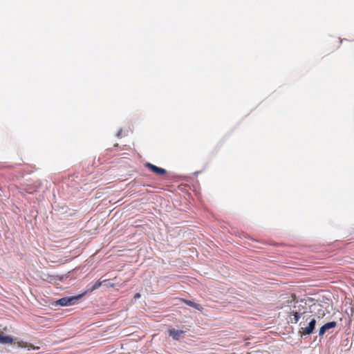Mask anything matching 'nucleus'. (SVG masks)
I'll return each instance as SVG.
<instances>
[{
	"label": "nucleus",
	"instance_id": "423d86ee",
	"mask_svg": "<svg viewBox=\"0 0 354 354\" xmlns=\"http://www.w3.org/2000/svg\"><path fill=\"white\" fill-rule=\"evenodd\" d=\"M14 342V339L12 337L8 336V335H3L2 333H0V343L1 344H12Z\"/></svg>",
	"mask_w": 354,
	"mask_h": 354
},
{
	"label": "nucleus",
	"instance_id": "0eeeda50",
	"mask_svg": "<svg viewBox=\"0 0 354 354\" xmlns=\"http://www.w3.org/2000/svg\"><path fill=\"white\" fill-rule=\"evenodd\" d=\"M183 301L185 304H186L189 306L193 307L198 310L202 311V310L203 309V307L200 304H196L192 301L187 300V299H183Z\"/></svg>",
	"mask_w": 354,
	"mask_h": 354
},
{
	"label": "nucleus",
	"instance_id": "9b49d317",
	"mask_svg": "<svg viewBox=\"0 0 354 354\" xmlns=\"http://www.w3.org/2000/svg\"><path fill=\"white\" fill-rule=\"evenodd\" d=\"M134 299H139L140 297V293H136L135 295H134Z\"/></svg>",
	"mask_w": 354,
	"mask_h": 354
},
{
	"label": "nucleus",
	"instance_id": "f257e3e1",
	"mask_svg": "<svg viewBox=\"0 0 354 354\" xmlns=\"http://www.w3.org/2000/svg\"><path fill=\"white\" fill-rule=\"evenodd\" d=\"M82 295L66 297L57 301V304L62 306H70L75 304Z\"/></svg>",
	"mask_w": 354,
	"mask_h": 354
},
{
	"label": "nucleus",
	"instance_id": "1a4fd4ad",
	"mask_svg": "<svg viewBox=\"0 0 354 354\" xmlns=\"http://www.w3.org/2000/svg\"><path fill=\"white\" fill-rule=\"evenodd\" d=\"M290 313L293 315V318L291 319V322L295 324L297 323L301 317V313H297L295 310H293Z\"/></svg>",
	"mask_w": 354,
	"mask_h": 354
},
{
	"label": "nucleus",
	"instance_id": "f8f14e48",
	"mask_svg": "<svg viewBox=\"0 0 354 354\" xmlns=\"http://www.w3.org/2000/svg\"><path fill=\"white\" fill-rule=\"evenodd\" d=\"M351 43L354 45V41H352Z\"/></svg>",
	"mask_w": 354,
	"mask_h": 354
},
{
	"label": "nucleus",
	"instance_id": "20e7f679",
	"mask_svg": "<svg viewBox=\"0 0 354 354\" xmlns=\"http://www.w3.org/2000/svg\"><path fill=\"white\" fill-rule=\"evenodd\" d=\"M337 326L336 322H330L325 324L324 326H322L319 331V335L322 336L324 335L326 331L327 330H329L330 328H335Z\"/></svg>",
	"mask_w": 354,
	"mask_h": 354
},
{
	"label": "nucleus",
	"instance_id": "39448f33",
	"mask_svg": "<svg viewBox=\"0 0 354 354\" xmlns=\"http://www.w3.org/2000/svg\"><path fill=\"white\" fill-rule=\"evenodd\" d=\"M295 308H297L295 311L297 313H301V316L308 312V308L306 303L301 302L298 306H295Z\"/></svg>",
	"mask_w": 354,
	"mask_h": 354
},
{
	"label": "nucleus",
	"instance_id": "9d476101",
	"mask_svg": "<svg viewBox=\"0 0 354 354\" xmlns=\"http://www.w3.org/2000/svg\"><path fill=\"white\" fill-rule=\"evenodd\" d=\"M103 281H101L100 280L97 281L95 282V283L92 286V288L90 289V291H93L97 288H99L102 284Z\"/></svg>",
	"mask_w": 354,
	"mask_h": 354
},
{
	"label": "nucleus",
	"instance_id": "f03ea898",
	"mask_svg": "<svg viewBox=\"0 0 354 354\" xmlns=\"http://www.w3.org/2000/svg\"><path fill=\"white\" fill-rule=\"evenodd\" d=\"M145 167L149 169L151 172L158 175V176H165L167 174V171L166 169L163 168L158 167L150 162H146Z\"/></svg>",
	"mask_w": 354,
	"mask_h": 354
},
{
	"label": "nucleus",
	"instance_id": "7ed1b4c3",
	"mask_svg": "<svg viewBox=\"0 0 354 354\" xmlns=\"http://www.w3.org/2000/svg\"><path fill=\"white\" fill-rule=\"evenodd\" d=\"M315 325H316V320H315V319L313 318L310 321L308 326L301 328L300 333L302 335H310V334L313 333V332L315 329Z\"/></svg>",
	"mask_w": 354,
	"mask_h": 354
},
{
	"label": "nucleus",
	"instance_id": "6e6552de",
	"mask_svg": "<svg viewBox=\"0 0 354 354\" xmlns=\"http://www.w3.org/2000/svg\"><path fill=\"white\" fill-rule=\"evenodd\" d=\"M183 332L182 330H176L175 329H172L169 330V335L171 336L174 339H178L180 334Z\"/></svg>",
	"mask_w": 354,
	"mask_h": 354
}]
</instances>
